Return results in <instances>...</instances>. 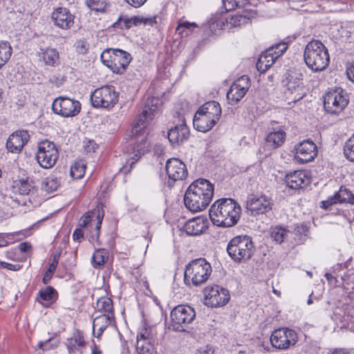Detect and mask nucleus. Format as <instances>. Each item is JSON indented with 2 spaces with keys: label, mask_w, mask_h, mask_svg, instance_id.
<instances>
[{
  "label": "nucleus",
  "mask_w": 354,
  "mask_h": 354,
  "mask_svg": "<svg viewBox=\"0 0 354 354\" xmlns=\"http://www.w3.org/2000/svg\"><path fill=\"white\" fill-rule=\"evenodd\" d=\"M158 102V99L156 97L148 99L145 108L132 127V137L134 138L136 142L129 149L131 152H129L128 154L127 163L129 165V167L124 165L120 169V172L124 175L129 174L133 165L149 150V143L147 140L149 129L147 124L153 119L155 113L157 111L158 106L156 104Z\"/></svg>",
  "instance_id": "obj_1"
},
{
  "label": "nucleus",
  "mask_w": 354,
  "mask_h": 354,
  "mask_svg": "<svg viewBox=\"0 0 354 354\" xmlns=\"http://www.w3.org/2000/svg\"><path fill=\"white\" fill-rule=\"evenodd\" d=\"M214 185L208 180L198 178L187 188L184 196L185 207L193 212L205 209L212 201Z\"/></svg>",
  "instance_id": "obj_2"
},
{
  "label": "nucleus",
  "mask_w": 354,
  "mask_h": 354,
  "mask_svg": "<svg viewBox=\"0 0 354 354\" xmlns=\"http://www.w3.org/2000/svg\"><path fill=\"white\" fill-rule=\"evenodd\" d=\"M241 212V206L236 201L230 198H223L216 201L212 205L209 214L214 225L230 227L238 223Z\"/></svg>",
  "instance_id": "obj_3"
},
{
  "label": "nucleus",
  "mask_w": 354,
  "mask_h": 354,
  "mask_svg": "<svg viewBox=\"0 0 354 354\" xmlns=\"http://www.w3.org/2000/svg\"><path fill=\"white\" fill-rule=\"evenodd\" d=\"M304 59L307 67L313 73L323 71L330 62L327 48L319 40L309 41L304 49Z\"/></svg>",
  "instance_id": "obj_4"
},
{
  "label": "nucleus",
  "mask_w": 354,
  "mask_h": 354,
  "mask_svg": "<svg viewBox=\"0 0 354 354\" xmlns=\"http://www.w3.org/2000/svg\"><path fill=\"white\" fill-rule=\"evenodd\" d=\"M222 113L221 105L215 101H209L202 105L193 118L194 127L198 131H209L218 121Z\"/></svg>",
  "instance_id": "obj_5"
},
{
  "label": "nucleus",
  "mask_w": 354,
  "mask_h": 354,
  "mask_svg": "<svg viewBox=\"0 0 354 354\" xmlns=\"http://www.w3.org/2000/svg\"><path fill=\"white\" fill-rule=\"evenodd\" d=\"M212 266L205 259H194L186 266L184 281L187 286H198L204 283L212 273Z\"/></svg>",
  "instance_id": "obj_6"
},
{
  "label": "nucleus",
  "mask_w": 354,
  "mask_h": 354,
  "mask_svg": "<svg viewBox=\"0 0 354 354\" xmlns=\"http://www.w3.org/2000/svg\"><path fill=\"white\" fill-rule=\"evenodd\" d=\"M227 252L235 262L246 261L254 254V246L252 239L248 236H237L230 240L227 246Z\"/></svg>",
  "instance_id": "obj_7"
},
{
  "label": "nucleus",
  "mask_w": 354,
  "mask_h": 354,
  "mask_svg": "<svg viewBox=\"0 0 354 354\" xmlns=\"http://www.w3.org/2000/svg\"><path fill=\"white\" fill-rule=\"evenodd\" d=\"M101 59L114 73L122 74L131 62L132 57L129 53L122 49L109 48L102 52Z\"/></svg>",
  "instance_id": "obj_8"
},
{
  "label": "nucleus",
  "mask_w": 354,
  "mask_h": 354,
  "mask_svg": "<svg viewBox=\"0 0 354 354\" xmlns=\"http://www.w3.org/2000/svg\"><path fill=\"white\" fill-rule=\"evenodd\" d=\"M104 216L103 205L99 204L92 211L86 212L80 219L79 226L89 229L88 240L91 243L98 241L102 222Z\"/></svg>",
  "instance_id": "obj_9"
},
{
  "label": "nucleus",
  "mask_w": 354,
  "mask_h": 354,
  "mask_svg": "<svg viewBox=\"0 0 354 354\" xmlns=\"http://www.w3.org/2000/svg\"><path fill=\"white\" fill-rule=\"evenodd\" d=\"M170 328L175 331H185L187 326L192 323L196 317V312L188 305H178L174 307L170 313Z\"/></svg>",
  "instance_id": "obj_10"
},
{
  "label": "nucleus",
  "mask_w": 354,
  "mask_h": 354,
  "mask_svg": "<svg viewBox=\"0 0 354 354\" xmlns=\"http://www.w3.org/2000/svg\"><path fill=\"white\" fill-rule=\"evenodd\" d=\"M119 93L113 86L107 85L95 89L91 95L92 106L110 109L118 101Z\"/></svg>",
  "instance_id": "obj_11"
},
{
  "label": "nucleus",
  "mask_w": 354,
  "mask_h": 354,
  "mask_svg": "<svg viewBox=\"0 0 354 354\" xmlns=\"http://www.w3.org/2000/svg\"><path fill=\"white\" fill-rule=\"evenodd\" d=\"M285 95L288 104H295L306 95L303 75L300 73L289 74L286 77Z\"/></svg>",
  "instance_id": "obj_12"
},
{
  "label": "nucleus",
  "mask_w": 354,
  "mask_h": 354,
  "mask_svg": "<svg viewBox=\"0 0 354 354\" xmlns=\"http://www.w3.org/2000/svg\"><path fill=\"white\" fill-rule=\"evenodd\" d=\"M59 152L54 142L48 140L39 142L36 158L41 167L52 168L57 162Z\"/></svg>",
  "instance_id": "obj_13"
},
{
  "label": "nucleus",
  "mask_w": 354,
  "mask_h": 354,
  "mask_svg": "<svg viewBox=\"0 0 354 354\" xmlns=\"http://www.w3.org/2000/svg\"><path fill=\"white\" fill-rule=\"evenodd\" d=\"M297 342V334L292 329L281 328L274 330L270 336V342L273 347L285 350Z\"/></svg>",
  "instance_id": "obj_14"
},
{
  "label": "nucleus",
  "mask_w": 354,
  "mask_h": 354,
  "mask_svg": "<svg viewBox=\"0 0 354 354\" xmlns=\"http://www.w3.org/2000/svg\"><path fill=\"white\" fill-rule=\"evenodd\" d=\"M52 109L55 113L62 117H73L80 113L81 104L77 100L60 96L53 101Z\"/></svg>",
  "instance_id": "obj_15"
},
{
  "label": "nucleus",
  "mask_w": 354,
  "mask_h": 354,
  "mask_svg": "<svg viewBox=\"0 0 354 354\" xmlns=\"http://www.w3.org/2000/svg\"><path fill=\"white\" fill-rule=\"evenodd\" d=\"M245 208L252 215L266 214L272 208L271 198L264 194H251L247 198Z\"/></svg>",
  "instance_id": "obj_16"
},
{
  "label": "nucleus",
  "mask_w": 354,
  "mask_h": 354,
  "mask_svg": "<svg viewBox=\"0 0 354 354\" xmlns=\"http://www.w3.org/2000/svg\"><path fill=\"white\" fill-rule=\"evenodd\" d=\"M347 99L343 91H330L324 97V107L330 113L336 114L341 112L348 104Z\"/></svg>",
  "instance_id": "obj_17"
},
{
  "label": "nucleus",
  "mask_w": 354,
  "mask_h": 354,
  "mask_svg": "<svg viewBox=\"0 0 354 354\" xmlns=\"http://www.w3.org/2000/svg\"><path fill=\"white\" fill-rule=\"evenodd\" d=\"M229 300L228 290L219 286L207 287L205 289V304L207 306L217 308L225 305Z\"/></svg>",
  "instance_id": "obj_18"
},
{
  "label": "nucleus",
  "mask_w": 354,
  "mask_h": 354,
  "mask_svg": "<svg viewBox=\"0 0 354 354\" xmlns=\"http://www.w3.org/2000/svg\"><path fill=\"white\" fill-rule=\"evenodd\" d=\"M295 160L304 164L313 161L317 154L316 145L310 140H303L295 147Z\"/></svg>",
  "instance_id": "obj_19"
},
{
  "label": "nucleus",
  "mask_w": 354,
  "mask_h": 354,
  "mask_svg": "<svg viewBox=\"0 0 354 354\" xmlns=\"http://www.w3.org/2000/svg\"><path fill=\"white\" fill-rule=\"evenodd\" d=\"M250 86V81L248 76L243 75L237 79L227 93L229 103L232 105L236 104L245 95Z\"/></svg>",
  "instance_id": "obj_20"
},
{
  "label": "nucleus",
  "mask_w": 354,
  "mask_h": 354,
  "mask_svg": "<svg viewBox=\"0 0 354 354\" xmlns=\"http://www.w3.org/2000/svg\"><path fill=\"white\" fill-rule=\"evenodd\" d=\"M75 16L71 11L64 7L55 8L51 14L53 24L62 30H68L74 25Z\"/></svg>",
  "instance_id": "obj_21"
},
{
  "label": "nucleus",
  "mask_w": 354,
  "mask_h": 354,
  "mask_svg": "<svg viewBox=\"0 0 354 354\" xmlns=\"http://www.w3.org/2000/svg\"><path fill=\"white\" fill-rule=\"evenodd\" d=\"M165 169L169 180L173 182L183 180L188 174L185 164L178 158L169 159L166 162Z\"/></svg>",
  "instance_id": "obj_22"
},
{
  "label": "nucleus",
  "mask_w": 354,
  "mask_h": 354,
  "mask_svg": "<svg viewBox=\"0 0 354 354\" xmlns=\"http://www.w3.org/2000/svg\"><path fill=\"white\" fill-rule=\"evenodd\" d=\"M30 139L28 131L18 130L8 137L6 142V149L9 152L20 153Z\"/></svg>",
  "instance_id": "obj_23"
},
{
  "label": "nucleus",
  "mask_w": 354,
  "mask_h": 354,
  "mask_svg": "<svg viewBox=\"0 0 354 354\" xmlns=\"http://www.w3.org/2000/svg\"><path fill=\"white\" fill-rule=\"evenodd\" d=\"M189 136V129L185 123V118L181 123L176 124L168 131L167 137L169 142L174 147L178 146L187 140Z\"/></svg>",
  "instance_id": "obj_24"
},
{
  "label": "nucleus",
  "mask_w": 354,
  "mask_h": 354,
  "mask_svg": "<svg viewBox=\"0 0 354 354\" xmlns=\"http://www.w3.org/2000/svg\"><path fill=\"white\" fill-rule=\"evenodd\" d=\"M343 203L354 204V195L348 189L341 187L334 196L322 202L321 207L328 209L333 205Z\"/></svg>",
  "instance_id": "obj_25"
},
{
  "label": "nucleus",
  "mask_w": 354,
  "mask_h": 354,
  "mask_svg": "<svg viewBox=\"0 0 354 354\" xmlns=\"http://www.w3.org/2000/svg\"><path fill=\"white\" fill-rule=\"evenodd\" d=\"M284 180L286 185L292 189H302L310 183V178L302 170L286 174Z\"/></svg>",
  "instance_id": "obj_26"
},
{
  "label": "nucleus",
  "mask_w": 354,
  "mask_h": 354,
  "mask_svg": "<svg viewBox=\"0 0 354 354\" xmlns=\"http://www.w3.org/2000/svg\"><path fill=\"white\" fill-rule=\"evenodd\" d=\"M208 227L207 220L201 216H197L187 221L183 229L185 233L189 236H198L204 233Z\"/></svg>",
  "instance_id": "obj_27"
},
{
  "label": "nucleus",
  "mask_w": 354,
  "mask_h": 354,
  "mask_svg": "<svg viewBox=\"0 0 354 354\" xmlns=\"http://www.w3.org/2000/svg\"><path fill=\"white\" fill-rule=\"evenodd\" d=\"M14 192L18 193L22 196H28L29 201L31 202V198L37 193V189L35 183L29 177L21 178L15 182L13 185Z\"/></svg>",
  "instance_id": "obj_28"
},
{
  "label": "nucleus",
  "mask_w": 354,
  "mask_h": 354,
  "mask_svg": "<svg viewBox=\"0 0 354 354\" xmlns=\"http://www.w3.org/2000/svg\"><path fill=\"white\" fill-rule=\"evenodd\" d=\"M66 345L69 354H82V349L86 346L83 333L77 330L73 337L67 339Z\"/></svg>",
  "instance_id": "obj_29"
},
{
  "label": "nucleus",
  "mask_w": 354,
  "mask_h": 354,
  "mask_svg": "<svg viewBox=\"0 0 354 354\" xmlns=\"http://www.w3.org/2000/svg\"><path fill=\"white\" fill-rule=\"evenodd\" d=\"M286 133L279 129L270 132L266 138V147L269 150L275 149L281 147L285 142Z\"/></svg>",
  "instance_id": "obj_30"
},
{
  "label": "nucleus",
  "mask_w": 354,
  "mask_h": 354,
  "mask_svg": "<svg viewBox=\"0 0 354 354\" xmlns=\"http://www.w3.org/2000/svg\"><path fill=\"white\" fill-rule=\"evenodd\" d=\"M113 315L102 314L97 316L93 322V334L97 338L103 333L104 330L111 324Z\"/></svg>",
  "instance_id": "obj_31"
},
{
  "label": "nucleus",
  "mask_w": 354,
  "mask_h": 354,
  "mask_svg": "<svg viewBox=\"0 0 354 354\" xmlns=\"http://www.w3.org/2000/svg\"><path fill=\"white\" fill-rule=\"evenodd\" d=\"M39 55L46 65L55 66L59 63V55L55 48H41Z\"/></svg>",
  "instance_id": "obj_32"
},
{
  "label": "nucleus",
  "mask_w": 354,
  "mask_h": 354,
  "mask_svg": "<svg viewBox=\"0 0 354 354\" xmlns=\"http://www.w3.org/2000/svg\"><path fill=\"white\" fill-rule=\"evenodd\" d=\"M272 51V49H267L260 55L257 62V68L261 73H265L276 61Z\"/></svg>",
  "instance_id": "obj_33"
},
{
  "label": "nucleus",
  "mask_w": 354,
  "mask_h": 354,
  "mask_svg": "<svg viewBox=\"0 0 354 354\" xmlns=\"http://www.w3.org/2000/svg\"><path fill=\"white\" fill-rule=\"evenodd\" d=\"M292 233L286 227L280 225H276L270 228V236L277 243L283 242Z\"/></svg>",
  "instance_id": "obj_34"
},
{
  "label": "nucleus",
  "mask_w": 354,
  "mask_h": 354,
  "mask_svg": "<svg viewBox=\"0 0 354 354\" xmlns=\"http://www.w3.org/2000/svg\"><path fill=\"white\" fill-rule=\"evenodd\" d=\"M250 17L244 15H236L225 19L226 24L223 25L230 29L234 27H239L250 22Z\"/></svg>",
  "instance_id": "obj_35"
},
{
  "label": "nucleus",
  "mask_w": 354,
  "mask_h": 354,
  "mask_svg": "<svg viewBox=\"0 0 354 354\" xmlns=\"http://www.w3.org/2000/svg\"><path fill=\"white\" fill-rule=\"evenodd\" d=\"M86 4L91 10L101 13H106L110 7L108 0H86Z\"/></svg>",
  "instance_id": "obj_36"
},
{
  "label": "nucleus",
  "mask_w": 354,
  "mask_h": 354,
  "mask_svg": "<svg viewBox=\"0 0 354 354\" xmlns=\"http://www.w3.org/2000/svg\"><path fill=\"white\" fill-rule=\"evenodd\" d=\"M96 306L98 311L106 315H113V301L111 298L102 297L98 299Z\"/></svg>",
  "instance_id": "obj_37"
},
{
  "label": "nucleus",
  "mask_w": 354,
  "mask_h": 354,
  "mask_svg": "<svg viewBox=\"0 0 354 354\" xmlns=\"http://www.w3.org/2000/svg\"><path fill=\"white\" fill-rule=\"evenodd\" d=\"M12 48L8 41H0V68L9 60Z\"/></svg>",
  "instance_id": "obj_38"
},
{
  "label": "nucleus",
  "mask_w": 354,
  "mask_h": 354,
  "mask_svg": "<svg viewBox=\"0 0 354 354\" xmlns=\"http://www.w3.org/2000/svg\"><path fill=\"white\" fill-rule=\"evenodd\" d=\"M59 185L60 182L57 177L54 175H50L44 180L41 189L46 192L50 193L56 191Z\"/></svg>",
  "instance_id": "obj_39"
},
{
  "label": "nucleus",
  "mask_w": 354,
  "mask_h": 354,
  "mask_svg": "<svg viewBox=\"0 0 354 354\" xmlns=\"http://www.w3.org/2000/svg\"><path fill=\"white\" fill-rule=\"evenodd\" d=\"M197 24L194 22L183 21L179 23L176 28V32L181 35V37H187L197 28Z\"/></svg>",
  "instance_id": "obj_40"
},
{
  "label": "nucleus",
  "mask_w": 354,
  "mask_h": 354,
  "mask_svg": "<svg viewBox=\"0 0 354 354\" xmlns=\"http://www.w3.org/2000/svg\"><path fill=\"white\" fill-rule=\"evenodd\" d=\"M344 157L350 162H354V133L344 143L343 147Z\"/></svg>",
  "instance_id": "obj_41"
},
{
  "label": "nucleus",
  "mask_w": 354,
  "mask_h": 354,
  "mask_svg": "<svg viewBox=\"0 0 354 354\" xmlns=\"http://www.w3.org/2000/svg\"><path fill=\"white\" fill-rule=\"evenodd\" d=\"M107 258V252L105 250H95L92 257L93 266L97 267L104 264Z\"/></svg>",
  "instance_id": "obj_42"
},
{
  "label": "nucleus",
  "mask_w": 354,
  "mask_h": 354,
  "mask_svg": "<svg viewBox=\"0 0 354 354\" xmlns=\"http://www.w3.org/2000/svg\"><path fill=\"white\" fill-rule=\"evenodd\" d=\"M223 6L226 11H230L237 8H243L249 3L248 0H223Z\"/></svg>",
  "instance_id": "obj_43"
},
{
  "label": "nucleus",
  "mask_w": 354,
  "mask_h": 354,
  "mask_svg": "<svg viewBox=\"0 0 354 354\" xmlns=\"http://www.w3.org/2000/svg\"><path fill=\"white\" fill-rule=\"evenodd\" d=\"M85 166L82 162H76L71 167V176L74 179L82 178L85 174Z\"/></svg>",
  "instance_id": "obj_44"
},
{
  "label": "nucleus",
  "mask_w": 354,
  "mask_h": 354,
  "mask_svg": "<svg viewBox=\"0 0 354 354\" xmlns=\"http://www.w3.org/2000/svg\"><path fill=\"white\" fill-rule=\"evenodd\" d=\"M137 339H141L143 341H152L153 339V333L152 329L149 326H147L144 325L142 327L140 328L137 334Z\"/></svg>",
  "instance_id": "obj_45"
},
{
  "label": "nucleus",
  "mask_w": 354,
  "mask_h": 354,
  "mask_svg": "<svg viewBox=\"0 0 354 354\" xmlns=\"http://www.w3.org/2000/svg\"><path fill=\"white\" fill-rule=\"evenodd\" d=\"M288 48V45L286 42H280L269 47L268 49H272L273 57L277 59L281 56Z\"/></svg>",
  "instance_id": "obj_46"
},
{
  "label": "nucleus",
  "mask_w": 354,
  "mask_h": 354,
  "mask_svg": "<svg viewBox=\"0 0 354 354\" xmlns=\"http://www.w3.org/2000/svg\"><path fill=\"white\" fill-rule=\"evenodd\" d=\"M288 48V45L286 42H280L269 47L268 49H272L273 57L277 59L281 56Z\"/></svg>",
  "instance_id": "obj_47"
},
{
  "label": "nucleus",
  "mask_w": 354,
  "mask_h": 354,
  "mask_svg": "<svg viewBox=\"0 0 354 354\" xmlns=\"http://www.w3.org/2000/svg\"><path fill=\"white\" fill-rule=\"evenodd\" d=\"M151 341H143L137 339L136 351L138 354H146L151 348Z\"/></svg>",
  "instance_id": "obj_48"
},
{
  "label": "nucleus",
  "mask_w": 354,
  "mask_h": 354,
  "mask_svg": "<svg viewBox=\"0 0 354 354\" xmlns=\"http://www.w3.org/2000/svg\"><path fill=\"white\" fill-rule=\"evenodd\" d=\"M56 292L55 290L51 287L48 286L44 289H41L39 294L40 298L44 301H51L54 297V295Z\"/></svg>",
  "instance_id": "obj_49"
},
{
  "label": "nucleus",
  "mask_w": 354,
  "mask_h": 354,
  "mask_svg": "<svg viewBox=\"0 0 354 354\" xmlns=\"http://www.w3.org/2000/svg\"><path fill=\"white\" fill-rule=\"evenodd\" d=\"M133 23V17L132 18H122L120 17L117 21L113 24V27L118 28H131Z\"/></svg>",
  "instance_id": "obj_50"
},
{
  "label": "nucleus",
  "mask_w": 354,
  "mask_h": 354,
  "mask_svg": "<svg viewBox=\"0 0 354 354\" xmlns=\"http://www.w3.org/2000/svg\"><path fill=\"white\" fill-rule=\"evenodd\" d=\"M13 234H0V247H6L12 242Z\"/></svg>",
  "instance_id": "obj_51"
},
{
  "label": "nucleus",
  "mask_w": 354,
  "mask_h": 354,
  "mask_svg": "<svg viewBox=\"0 0 354 354\" xmlns=\"http://www.w3.org/2000/svg\"><path fill=\"white\" fill-rule=\"evenodd\" d=\"M76 50L80 54H85L87 51V44L84 41H78L76 43Z\"/></svg>",
  "instance_id": "obj_52"
},
{
  "label": "nucleus",
  "mask_w": 354,
  "mask_h": 354,
  "mask_svg": "<svg viewBox=\"0 0 354 354\" xmlns=\"http://www.w3.org/2000/svg\"><path fill=\"white\" fill-rule=\"evenodd\" d=\"M147 0H124L128 4L135 8H140Z\"/></svg>",
  "instance_id": "obj_53"
},
{
  "label": "nucleus",
  "mask_w": 354,
  "mask_h": 354,
  "mask_svg": "<svg viewBox=\"0 0 354 354\" xmlns=\"http://www.w3.org/2000/svg\"><path fill=\"white\" fill-rule=\"evenodd\" d=\"M84 237V234L80 228L76 229L73 234V239L74 241L80 242Z\"/></svg>",
  "instance_id": "obj_54"
},
{
  "label": "nucleus",
  "mask_w": 354,
  "mask_h": 354,
  "mask_svg": "<svg viewBox=\"0 0 354 354\" xmlns=\"http://www.w3.org/2000/svg\"><path fill=\"white\" fill-rule=\"evenodd\" d=\"M1 266L3 268H6L10 270H18L21 266L19 264H11L6 262H1Z\"/></svg>",
  "instance_id": "obj_55"
},
{
  "label": "nucleus",
  "mask_w": 354,
  "mask_h": 354,
  "mask_svg": "<svg viewBox=\"0 0 354 354\" xmlns=\"http://www.w3.org/2000/svg\"><path fill=\"white\" fill-rule=\"evenodd\" d=\"M198 353L199 354H214V349L213 347L210 345H207L204 347H201L200 349H198Z\"/></svg>",
  "instance_id": "obj_56"
},
{
  "label": "nucleus",
  "mask_w": 354,
  "mask_h": 354,
  "mask_svg": "<svg viewBox=\"0 0 354 354\" xmlns=\"http://www.w3.org/2000/svg\"><path fill=\"white\" fill-rule=\"evenodd\" d=\"M346 75L348 80L354 83V62L347 68Z\"/></svg>",
  "instance_id": "obj_57"
},
{
  "label": "nucleus",
  "mask_w": 354,
  "mask_h": 354,
  "mask_svg": "<svg viewBox=\"0 0 354 354\" xmlns=\"http://www.w3.org/2000/svg\"><path fill=\"white\" fill-rule=\"evenodd\" d=\"M308 229L306 225L301 224L300 225H297L295 228V234H299L301 236V234H306V232H307Z\"/></svg>",
  "instance_id": "obj_58"
},
{
  "label": "nucleus",
  "mask_w": 354,
  "mask_h": 354,
  "mask_svg": "<svg viewBox=\"0 0 354 354\" xmlns=\"http://www.w3.org/2000/svg\"><path fill=\"white\" fill-rule=\"evenodd\" d=\"M18 248L21 252H26L30 249L31 245L29 243L23 242L19 245Z\"/></svg>",
  "instance_id": "obj_59"
},
{
  "label": "nucleus",
  "mask_w": 354,
  "mask_h": 354,
  "mask_svg": "<svg viewBox=\"0 0 354 354\" xmlns=\"http://www.w3.org/2000/svg\"><path fill=\"white\" fill-rule=\"evenodd\" d=\"M96 147L97 145L93 140H88L85 145V149L88 152L95 151Z\"/></svg>",
  "instance_id": "obj_60"
},
{
  "label": "nucleus",
  "mask_w": 354,
  "mask_h": 354,
  "mask_svg": "<svg viewBox=\"0 0 354 354\" xmlns=\"http://www.w3.org/2000/svg\"><path fill=\"white\" fill-rule=\"evenodd\" d=\"M142 21L144 24H149L153 26L154 24H156V16L151 17H143Z\"/></svg>",
  "instance_id": "obj_61"
},
{
  "label": "nucleus",
  "mask_w": 354,
  "mask_h": 354,
  "mask_svg": "<svg viewBox=\"0 0 354 354\" xmlns=\"http://www.w3.org/2000/svg\"><path fill=\"white\" fill-rule=\"evenodd\" d=\"M324 276L326 278V279L328 280L329 283H330L331 285L336 286L337 282L336 277H335L330 273H328V272H326Z\"/></svg>",
  "instance_id": "obj_62"
},
{
  "label": "nucleus",
  "mask_w": 354,
  "mask_h": 354,
  "mask_svg": "<svg viewBox=\"0 0 354 354\" xmlns=\"http://www.w3.org/2000/svg\"><path fill=\"white\" fill-rule=\"evenodd\" d=\"M57 263L56 262V260L55 261H52V262H50L49 263V266H48V268L47 269V271H48V272H52L54 274L56 268H57Z\"/></svg>",
  "instance_id": "obj_63"
},
{
  "label": "nucleus",
  "mask_w": 354,
  "mask_h": 354,
  "mask_svg": "<svg viewBox=\"0 0 354 354\" xmlns=\"http://www.w3.org/2000/svg\"><path fill=\"white\" fill-rule=\"evenodd\" d=\"M91 354H102V352L100 350L99 346H97L94 341H93Z\"/></svg>",
  "instance_id": "obj_64"
}]
</instances>
